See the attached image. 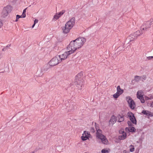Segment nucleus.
I'll return each instance as SVG.
<instances>
[{
  "instance_id": "f257e3e1",
  "label": "nucleus",
  "mask_w": 153,
  "mask_h": 153,
  "mask_svg": "<svg viewBox=\"0 0 153 153\" xmlns=\"http://www.w3.org/2000/svg\"><path fill=\"white\" fill-rule=\"evenodd\" d=\"M85 41V39H76L70 42L68 46L69 49L74 53L77 49L81 48Z\"/></svg>"
},
{
  "instance_id": "f03ea898",
  "label": "nucleus",
  "mask_w": 153,
  "mask_h": 153,
  "mask_svg": "<svg viewBox=\"0 0 153 153\" xmlns=\"http://www.w3.org/2000/svg\"><path fill=\"white\" fill-rule=\"evenodd\" d=\"M75 23V18L73 17L65 24V26L62 27L63 32L65 33H69L74 25Z\"/></svg>"
},
{
  "instance_id": "7ed1b4c3",
  "label": "nucleus",
  "mask_w": 153,
  "mask_h": 153,
  "mask_svg": "<svg viewBox=\"0 0 153 153\" xmlns=\"http://www.w3.org/2000/svg\"><path fill=\"white\" fill-rule=\"evenodd\" d=\"M83 74L80 73L78 74L76 76L75 84L76 86L81 89L84 85V80L82 79Z\"/></svg>"
},
{
  "instance_id": "20e7f679",
  "label": "nucleus",
  "mask_w": 153,
  "mask_h": 153,
  "mask_svg": "<svg viewBox=\"0 0 153 153\" xmlns=\"http://www.w3.org/2000/svg\"><path fill=\"white\" fill-rule=\"evenodd\" d=\"M97 137L101 140L102 143L105 144H108V141L105 136L102 134V131L100 129H98L96 133Z\"/></svg>"
},
{
  "instance_id": "39448f33",
  "label": "nucleus",
  "mask_w": 153,
  "mask_h": 153,
  "mask_svg": "<svg viewBox=\"0 0 153 153\" xmlns=\"http://www.w3.org/2000/svg\"><path fill=\"white\" fill-rule=\"evenodd\" d=\"M67 51L65 52L63 54L58 56L59 60H60V61L62 60H64L66 59L69 55L74 53L72 51L69 49L68 46L67 47Z\"/></svg>"
},
{
  "instance_id": "423d86ee",
  "label": "nucleus",
  "mask_w": 153,
  "mask_h": 153,
  "mask_svg": "<svg viewBox=\"0 0 153 153\" xmlns=\"http://www.w3.org/2000/svg\"><path fill=\"white\" fill-rule=\"evenodd\" d=\"M60 60L57 56L53 58L49 62L48 64L51 66H54L61 62Z\"/></svg>"
},
{
  "instance_id": "0eeeda50",
  "label": "nucleus",
  "mask_w": 153,
  "mask_h": 153,
  "mask_svg": "<svg viewBox=\"0 0 153 153\" xmlns=\"http://www.w3.org/2000/svg\"><path fill=\"white\" fill-rule=\"evenodd\" d=\"M126 100L128 102L131 108L132 109H134L136 107V105L132 99L130 97H126Z\"/></svg>"
},
{
  "instance_id": "6e6552de",
  "label": "nucleus",
  "mask_w": 153,
  "mask_h": 153,
  "mask_svg": "<svg viewBox=\"0 0 153 153\" xmlns=\"http://www.w3.org/2000/svg\"><path fill=\"white\" fill-rule=\"evenodd\" d=\"M143 95L144 94L142 91L140 90L137 91V97L140 100L141 102L142 103L145 102Z\"/></svg>"
},
{
  "instance_id": "1a4fd4ad",
  "label": "nucleus",
  "mask_w": 153,
  "mask_h": 153,
  "mask_svg": "<svg viewBox=\"0 0 153 153\" xmlns=\"http://www.w3.org/2000/svg\"><path fill=\"white\" fill-rule=\"evenodd\" d=\"M90 133L89 132L87 131H85L82 134V135L81 137V138L82 140H85L90 137Z\"/></svg>"
},
{
  "instance_id": "9d476101",
  "label": "nucleus",
  "mask_w": 153,
  "mask_h": 153,
  "mask_svg": "<svg viewBox=\"0 0 153 153\" xmlns=\"http://www.w3.org/2000/svg\"><path fill=\"white\" fill-rule=\"evenodd\" d=\"M65 11L63 10L60 12L59 13H56L54 16L53 19L54 21H55L58 19L64 13Z\"/></svg>"
},
{
  "instance_id": "9b49d317",
  "label": "nucleus",
  "mask_w": 153,
  "mask_h": 153,
  "mask_svg": "<svg viewBox=\"0 0 153 153\" xmlns=\"http://www.w3.org/2000/svg\"><path fill=\"white\" fill-rule=\"evenodd\" d=\"M128 115H130V121L133 124H136V120L133 114L130 112H128Z\"/></svg>"
},
{
  "instance_id": "f8f14e48",
  "label": "nucleus",
  "mask_w": 153,
  "mask_h": 153,
  "mask_svg": "<svg viewBox=\"0 0 153 153\" xmlns=\"http://www.w3.org/2000/svg\"><path fill=\"white\" fill-rule=\"evenodd\" d=\"M119 132L121 134L119 137V139L120 140L124 139L126 138V133L125 132L122 130L120 131Z\"/></svg>"
},
{
  "instance_id": "ddd939ff",
  "label": "nucleus",
  "mask_w": 153,
  "mask_h": 153,
  "mask_svg": "<svg viewBox=\"0 0 153 153\" xmlns=\"http://www.w3.org/2000/svg\"><path fill=\"white\" fill-rule=\"evenodd\" d=\"M117 120V117L114 115L112 116L109 121L110 124L113 125L115 123Z\"/></svg>"
},
{
  "instance_id": "4468645a",
  "label": "nucleus",
  "mask_w": 153,
  "mask_h": 153,
  "mask_svg": "<svg viewBox=\"0 0 153 153\" xmlns=\"http://www.w3.org/2000/svg\"><path fill=\"white\" fill-rule=\"evenodd\" d=\"M142 113L147 116H153L152 113L148 111L143 110L142 111Z\"/></svg>"
},
{
  "instance_id": "2eb2a0df",
  "label": "nucleus",
  "mask_w": 153,
  "mask_h": 153,
  "mask_svg": "<svg viewBox=\"0 0 153 153\" xmlns=\"http://www.w3.org/2000/svg\"><path fill=\"white\" fill-rule=\"evenodd\" d=\"M143 33L142 30H140L137 31L135 33H134L133 35H134V37H137Z\"/></svg>"
},
{
  "instance_id": "dca6fc26",
  "label": "nucleus",
  "mask_w": 153,
  "mask_h": 153,
  "mask_svg": "<svg viewBox=\"0 0 153 153\" xmlns=\"http://www.w3.org/2000/svg\"><path fill=\"white\" fill-rule=\"evenodd\" d=\"M118 122H121L123 121L124 120V116L123 115L119 114L117 116Z\"/></svg>"
},
{
  "instance_id": "f3484780",
  "label": "nucleus",
  "mask_w": 153,
  "mask_h": 153,
  "mask_svg": "<svg viewBox=\"0 0 153 153\" xmlns=\"http://www.w3.org/2000/svg\"><path fill=\"white\" fill-rule=\"evenodd\" d=\"M4 9L5 10L8 14L10 13L12 10V7L10 6H7L4 7Z\"/></svg>"
},
{
  "instance_id": "a211bd4d",
  "label": "nucleus",
  "mask_w": 153,
  "mask_h": 153,
  "mask_svg": "<svg viewBox=\"0 0 153 153\" xmlns=\"http://www.w3.org/2000/svg\"><path fill=\"white\" fill-rule=\"evenodd\" d=\"M117 92L121 95L123 92V90L121 89L120 86L119 85L117 87Z\"/></svg>"
},
{
  "instance_id": "6ab92c4d",
  "label": "nucleus",
  "mask_w": 153,
  "mask_h": 153,
  "mask_svg": "<svg viewBox=\"0 0 153 153\" xmlns=\"http://www.w3.org/2000/svg\"><path fill=\"white\" fill-rule=\"evenodd\" d=\"M8 14L7 13V12H6V11L5 10L4 8L1 14V16L3 17H4L7 16Z\"/></svg>"
},
{
  "instance_id": "aec40b11",
  "label": "nucleus",
  "mask_w": 153,
  "mask_h": 153,
  "mask_svg": "<svg viewBox=\"0 0 153 153\" xmlns=\"http://www.w3.org/2000/svg\"><path fill=\"white\" fill-rule=\"evenodd\" d=\"M141 77L138 76H134V80L136 82H138L141 79Z\"/></svg>"
},
{
  "instance_id": "412c9836",
  "label": "nucleus",
  "mask_w": 153,
  "mask_h": 153,
  "mask_svg": "<svg viewBox=\"0 0 153 153\" xmlns=\"http://www.w3.org/2000/svg\"><path fill=\"white\" fill-rule=\"evenodd\" d=\"M110 150L109 149H104L102 150L101 152L102 153H108Z\"/></svg>"
},
{
  "instance_id": "4be33fe9",
  "label": "nucleus",
  "mask_w": 153,
  "mask_h": 153,
  "mask_svg": "<svg viewBox=\"0 0 153 153\" xmlns=\"http://www.w3.org/2000/svg\"><path fill=\"white\" fill-rule=\"evenodd\" d=\"M153 22V19H151L149 21L147 22L146 23L144 24H149V26H150L152 24Z\"/></svg>"
},
{
  "instance_id": "5701e85b",
  "label": "nucleus",
  "mask_w": 153,
  "mask_h": 153,
  "mask_svg": "<svg viewBox=\"0 0 153 153\" xmlns=\"http://www.w3.org/2000/svg\"><path fill=\"white\" fill-rule=\"evenodd\" d=\"M128 130L130 132H133L135 131V129L134 127H133L132 126H130Z\"/></svg>"
},
{
  "instance_id": "b1692460",
  "label": "nucleus",
  "mask_w": 153,
  "mask_h": 153,
  "mask_svg": "<svg viewBox=\"0 0 153 153\" xmlns=\"http://www.w3.org/2000/svg\"><path fill=\"white\" fill-rule=\"evenodd\" d=\"M120 95V94H119L118 93L116 92V93L115 94H114L113 95V97L115 98H117Z\"/></svg>"
},
{
  "instance_id": "393cba45",
  "label": "nucleus",
  "mask_w": 153,
  "mask_h": 153,
  "mask_svg": "<svg viewBox=\"0 0 153 153\" xmlns=\"http://www.w3.org/2000/svg\"><path fill=\"white\" fill-rule=\"evenodd\" d=\"M130 151L131 152H133L134 151V148L133 146L132 145H130L129 147Z\"/></svg>"
},
{
  "instance_id": "a878e982",
  "label": "nucleus",
  "mask_w": 153,
  "mask_h": 153,
  "mask_svg": "<svg viewBox=\"0 0 153 153\" xmlns=\"http://www.w3.org/2000/svg\"><path fill=\"white\" fill-rule=\"evenodd\" d=\"M26 9H27V8L25 9L23 11L22 14L23 15V18H25L26 16L25 13H26Z\"/></svg>"
},
{
  "instance_id": "bb28decb",
  "label": "nucleus",
  "mask_w": 153,
  "mask_h": 153,
  "mask_svg": "<svg viewBox=\"0 0 153 153\" xmlns=\"http://www.w3.org/2000/svg\"><path fill=\"white\" fill-rule=\"evenodd\" d=\"M20 15H17L16 16V19L15 21L16 22H17L18 21L19 19V18Z\"/></svg>"
},
{
  "instance_id": "cd10ccee",
  "label": "nucleus",
  "mask_w": 153,
  "mask_h": 153,
  "mask_svg": "<svg viewBox=\"0 0 153 153\" xmlns=\"http://www.w3.org/2000/svg\"><path fill=\"white\" fill-rule=\"evenodd\" d=\"M132 122L130 121H128L127 123L129 126H132Z\"/></svg>"
},
{
  "instance_id": "c85d7f7f",
  "label": "nucleus",
  "mask_w": 153,
  "mask_h": 153,
  "mask_svg": "<svg viewBox=\"0 0 153 153\" xmlns=\"http://www.w3.org/2000/svg\"><path fill=\"white\" fill-rule=\"evenodd\" d=\"M95 128H96V130L97 131V130H98V129H99V128L98 127V125L96 123H95Z\"/></svg>"
},
{
  "instance_id": "c756f323",
  "label": "nucleus",
  "mask_w": 153,
  "mask_h": 153,
  "mask_svg": "<svg viewBox=\"0 0 153 153\" xmlns=\"http://www.w3.org/2000/svg\"><path fill=\"white\" fill-rule=\"evenodd\" d=\"M147 59L148 60H151L153 59V56H148L147 57Z\"/></svg>"
},
{
  "instance_id": "7c9ffc66",
  "label": "nucleus",
  "mask_w": 153,
  "mask_h": 153,
  "mask_svg": "<svg viewBox=\"0 0 153 153\" xmlns=\"http://www.w3.org/2000/svg\"><path fill=\"white\" fill-rule=\"evenodd\" d=\"M38 22V20L37 19H35L34 21V24H36Z\"/></svg>"
},
{
  "instance_id": "2f4dec72",
  "label": "nucleus",
  "mask_w": 153,
  "mask_h": 153,
  "mask_svg": "<svg viewBox=\"0 0 153 153\" xmlns=\"http://www.w3.org/2000/svg\"><path fill=\"white\" fill-rule=\"evenodd\" d=\"M143 25L142 26H141V30H144V27H143Z\"/></svg>"
},
{
  "instance_id": "473e14b6",
  "label": "nucleus",
  "mask_w": 153,
  "mask_h": 153,
  "mask_svg": "<svg viewBox=\"0 0 153 153\" xmlns=\"http://www.w3.org/2000/svg\"><path fill=\"white\" fill-rule=\"evenodd\" d=\"M123 153H129L126 150H124L123 151Z\"/></svg>"
},
{
  "instance_id": "72a5a7b5",
  "label": "nucleus",
  "mask_w": 153,
  "mask_h": 153,
  "mask_svg": "<svg viewBox=\"0 0 153 153\" xmlns=\"http://www.w3.org/2000/svg\"><path fill=\"white\" fill-rule=\"evenodd\" d=\"M2 23L0 21V28L2 26Z\"/></svg>"
},
{
  "instance_id": "f704fd0d",
  "label": "nucleus",
  "mask_w": 153,
  "mask_h": 153,
  "mask_svg": "<svg viewBox=\"0 0 153 153\" xmlns=\"http://www.w3.org/2000/svg\"><path fill=\"white\" fill-rule=\"evenodd\" d=\"M150 106L153 107V102H152Z\"/></svg>"
},
{
  "instance_id": "c9c22d12",
  "label": "nucleus",
  "mask_w": 153,
  "mask_h": 153,
  "mask_svg": "<svg viewBox=\"0 0 153 153\" xmlns=\"http://www.w3.org/2000/svg\"><path fill=\"white\" fill-rule=\"evenodd\" d=\"M145 99L146 100H149V98L148 97H145Z\"/></svg>"
},
{
  "instance_id": "e433bc0d",
  "label": "nucleus",
  "mask_w": 153,
  "mask_h": 153,
  "mask_svg": "<svg viewBox=\"0 0 153 153\" xmlns=\"http://www.w3.org/2000/svg\"><path fill=\"white\" fill-rule=\"evenodd\" d=\"M23 15L22 14V15L20 16L19 18H23Z\"/></svg>"
},
{
  "instance_id": "4c0bfd02",
  "label": "nucleus",
  "mask_w": 153,
  "mask_h": 153,
  "mask_svg": "<svg viewBox=\"0 0 153 153\" xmlns=\"http://www.w3.org/2000/svg\"><path fill=\"white\" fill-rule=\"evenodd\" d=\"M35 24H34L33 25V26H32V28H33L34 27V26H35Z\"/></svg>"
},
{
  "instance_id": "58836bf2",
  "label": "nucleus",
  "mask_w": 153,
  "mask_h": 153,
  "mask_svg": "<svg viewBox=\"0 0 153 153\" xmlns=\"http://www.w3.org/2000/svg\"><path fill=\"white\" fill-rule=\"evenodd\" d=\"M92 131L93 132H94V128H92Z\"/></svg>"
},
{
  "instance_id": "ea45409f",
  "label": "nucleus",
  "mask_w": 153,
  "mask_h": 153,
  "mask_svg": "<svg viewBox=\"0 0 153 153\" xmlns=\"http://www.w3.org/2000/svg\"><path fill=\"white\" fill-rule=\"evenodd\" d=\"M31 153H34V152H32Z\"/></svg>"
},
{
  "instance_id": "a19ab883",
  "label": "nucleus",
  "mask_w": 153,
  "mask_h": 153,
  "mask_svg": "<svg viewBox=\"0 0 153 153\" xmlns=\"http://www.w3.org/2000/svg\"><path fill=\"white\" fill-rule=\"evenodd\" d=\"M84 153H88L87 152H85Z\"/></svg>"
}]
</instances>
